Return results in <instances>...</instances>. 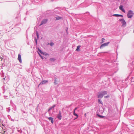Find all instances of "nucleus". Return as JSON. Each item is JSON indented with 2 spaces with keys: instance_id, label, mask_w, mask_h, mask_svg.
<instances>
[{
  "instance_id": "nucleus-1",
  "label": "nucleus",
  "mask_w": 134,
  "mask_h": 134,
  "mask_svg": "<svg viewBox=\"0 0 134 134\" xmlns=\"http://www.w3.org/2000/svg\"><path fill=\"white\" fill-rule=\"evenodd\" d=\"M107 94V92L105 91H102L98 93V98H101L103 97V96Z\"/></svg>"
},
{
  "instance_id": "nucleus-2",
  "label": "nucleus",
  "mask_w": 134,
  "mask_h": 134,
  "mask_svg": "<svg viewBox=\"0 0 134 134\" xmlns=\"http://www.w3.org/2000/svg\"><path fill=\"white\" fill-rule=\"evenodd\" d=\"M5 127L2 124H0V133L2 134H4L5 131Z\"/></svg>"
},
{
  "instance_id": "nucleus-3",
  "label": "nucleus",
  "mask_w": 134,
  "mask_h": 134,
  "mask_svg": "<svg viewBox=\"0 0 134 134\" xmlns=\"http://www.w3.org/2000/svg\"><path fill=\"white\" fill-rule=\"evenodd\" d=\"M133 15V11L132 10H129L128 11L127 16L129 18H131Z\"/></svg>"
},
{
  "instance_id": "nucleus-4",
  "label": "nucleus",
  "mask_w": 134,
  "mask_h": 134,
  "mask_svg": "<svg viewBox=\"0 0 134 134\" xmlns=\"http://www.w3.org/2000/svg\"><path fill=\"white\" fill-rule=\"evenodd\" d=\"M120 21L121 22L122 24V26H125L126 25V23L125 20L124 19H121L120 20Z\"/></svg>"
},
{
  "instance_id": "nucleus-5",
  "label": "nucleus",
  "mask_w": 134,
  "mask_h": 134,
  "mask_svg": "<svg viewBox=\"0 0 134 134\" xmlns=\"http://www.w3.org/2000/svg\"><path fill=\"white\" fill-rule=\"evenodd\" d=\"M109 43V42H108L103 43L102 44L100 47V49L102 48L103 47L108 46Z\"/></svg>"
},
{
  "instance_id": "nucleus-6",
  "label": "nucleus",
  "mask_w": 134,
  "mask_h": 134,
  "mask_svg": "<svg viewBox=\"0 0 134 134\" xmlns=\"http://www.w3.org/2000/svg\"><path fill=\"white\" fill-rule=\"evenodd\" d=\"M48 20L47 19H44L43 20L41 21V23L40 26L43 24H45L47 22Z\"/></svg>"
},
{
  "instance_id": "nucleus-7",
  "label": "nucleus",
  "mask_w": 134,
  "mask_h": 134,
  "mask_svg": "<svg viewBox=\"0 0 134 134\" xmlns=\"http://www.w3.org/2000/svg\"><path fill=\"white\" fill-rule=\"evenodd\" d=\"M123 6L122 5H121L119 6V9L121 10L122 12L124 13L125 12V9L123 8Z\"/></svg>"
},
{
  "instance_id": "nucleus-8",
  "label": "nucleus",
  "mask_w": 134,
  "mask_h": 134,
  "mask_svg": "<svg viewBox=\"0 0 134 134\" xmlns=\"http://www.w3.org/2000/svg\"><path fill=\"white\" fill-rule=\"evenodd\" d=\"M18 59L20 63H22L21 55L20 54H19L18 55Z\"/></svg>"
},
{
  "instance_id": "nucleus-9",
  "label": "nucleus",
  "mask_w": 134,
  "mask_h": 134,
  "mask_svg": "<svg viewBox=\"0 0 134 134\" xmlns=\"http://www.w3.org/2000/svg\"><path fill=\"white\" fill-rule=\"evenodd\" d=\"M48 82V81L46 80H43L38 85V86L40 85H43L45 84V83L47 82Z\"/></svg>"
},
{
  "instance_id": "nucleus-10",
  "label": "nucleus",
  "mask_w": 134,
  "mask_h": 134,
  "mask_svg": "<svg viewBox=\"0 0 134 134\" xmlns=\"http://www.w3.org/2000/svg\"><path fill=\"white\" fill-rule=\"evenodd\" d=\"M57 118L58 119L61 120L62 118V116L60 112L59 114L58 115Z\"/></svg>"
},
{
  "instance_id": "nucleus-11",
  "label": "nucleus",
  "mask_w": 134,
  "mask_h": 134,
  "mask_svg": "<svg viewBox=\"0 0 134 134\" xmlns=\"http://www.w3.org/2000/svg\"><path fill=\"white\" fill-rule=\"evenodd\" d=\"M113 16H121V17H123V16L122 15L115 14L113 15Z\"/></svg>"
},
{
  "instance_id": "nucleus-12",
  "label": "nucleus",
  "mask_w": 134,
  "mask_h": 134,
  "mask_svg": "<svg viewBox=\"0 0 134 134\" xmlns=\"http://www.w3.org/2000/svg\"><path fill=\"white\" fill-rule=\"evenodd\" d=\"M48 119L50 121H51V122L52 123H53V118L52 117H49L48 118Z\"/></svg>"
},
{
  "instance_id": "nucleus-13",
  "label": "nucleus",
  "mask_w": 134,
  "mask_h": 134,
  "mask_svg": "<svg viewBox=\"0 0 134 134\" xmlns=\"http://www.w3.org/2000/svg\"><path fill=\"white\" fill-rule=\"evenodd\" d=\"M80 46H78L77 47V48L76 49V51H80Z\"/></svg>"
},
{
  "instance_id": "nucleus-14",
  "label": "nucleus",
  "mask_w": 134,
  "mask_h": 134,
  "mask_svg": "<svg viewBox=\"0 0 134 134\" xmlns=\"http://www.w3.org/2000/svg\"><path fill=\"white\" fill-rule=\"evenodd\" d=\"M73 114L75 116H77L76 118L75 119H76L78 117V115L75 113V111H74V112H73Z\"/></svg>"
},
{
  "instance_id": "nucleus-15",
  "label": "nucleus",
  "mask_w": 134,
  "mask_h": 134,
  "mask_svg": "<svg viewBox=\"0 0 134 134\" xmlns=\"http://www.w3.org/2000/svg\"><path fill=\"white\" fill-rule=\"evenodd\" d=\"M49 60L51 62H54L55 61V59L53 58H51L49 59Z\"/></svg>"
},
{
  "instance_id": "nucleus-16",
  "label": "nucleus",
  "mask_w": 134,
  "mask_h": 134,
  "mask_svg": "<svg viewBox=\"0 0 134 134\" xmlns=\"http://www.w3.org/2000/svg\"><path fill=\"white\" fill-rule=\"evenodd\" d=\"M98 102L99 103L101 104H103L102 101H101L100 99H98Z\"/></svg>"
},
{
  "instance_id": "nucleus-17",
  "label": "nucleus",
  "mask_w": 134,
  "mask_h": 134,
  "mask_svg": "<svg viewBox=\"0 0 134 134\" xmlns=\"http://www.w3.org/2000/svg\"><path fill=\"white\" fill-rule=\"evenodd\" d=\"M62 19V18L59 17H56V20H58Z\"/></svg>"
},
{
  "instance_id": "nucleus-18",
  "label": "nucleus",
  "mask_w": 134,
  "mask_h": 134,
  "mask_svg": "<svg viewBox=\"0 0 134 134\" xmlns=\"http://www.w3.org/2000/svg\"><path fill=\"white\" fill-rule=\"evenodd\" d=\"M109 97V95H107V96H105L104 98H107Z\"/></svg>"
},
{
  "instance_id": "nucleus-19",
  "label": "nucleus",
  "mask_w": 134,
  "mask_h": 134,
  "mask_svg": "<svg viewBox=\"0 0 134 134\" xmlns=\"http://www.w3.org/2000/svg\"><path fill=\"white\" fill-rule=\"evenodd\" d=\"M54 107V106H53L52 107H51L50 108H49V109L48 111H49L50 110H51L52 109V108H53Z\"/></svg>"
},
{
  "instance_id": "nucleus-20",
  "label": "nucleus",
  "mask_w": 134,
  "mask_h": 134,
  "mask_svg": "<svg viewBox=\"0 0 134 134\" xmlns=\"http://www.w3.org/2000/svg\"><path fill=\"white\" fill-rule=\"evenodd\" d=\"M98 115V116L99 117H100V118H103V117H104V116H101L100 115Z\"/></svg>"
},
{
  "instance_id": "nucleus-21",
  "label": "nucleus",
  "mask_w": 134,
  "mask_h": 134,
  "mask_svg": "<svg viewBox=\"0 0 134 134\" xmlns=\"http://www.w3.org/2000/svg\"><path fill=\"white\" fill-rule=\"evenodd\" d=\"M39 51L40 52V53L42 54H43V53L42 52V51L40 49H38Z\"/></svg>"
},
{
  "instance_id": "nucleus-22",
  "label": "nucleus",
  "mask_w": 134,
  "mask_h": 134,
  "mask_svg": "<svg viewBox=\"0 0 134 134\" xmlns=\"http://www.w3.org/2000/svg\"><path fill=\"white\" fill-rule=\"evenodd\" d=\"M54 83H55V84H56L57 83V80H56V79H55V80L54 82Z\"/></svg>"
},
{
  "instance_id": "nucleus-23",
  "label": "nucleus",
  "mask_w": 134,
  "mask_h": 134,
  "mask_svg": "<svg viewBox=\"0 0 134 134\" xmlns=\"http://www.w3.org/2000/svg\"><path fill=\"white\" fill-rule=\"evenodd\" d=\"M102 43H103L104 42V41L105 40V39L104 38H102Z\"/></svg>"
},
{
  "instance_id": "nucleus-24",
  "label": "nucleus",
  "mask_w": 134,
  "mask_h": 134,
  "mask_svg": "<svg viewBox=\"0 0 134 134\" xmlns=\"http://www.w3.org/2000/svg\"><path fill=\"white\" fill-rule=\"evenodd\" d=\"M50 44L51 46H52L54 45V43H51Z\"/></svg>"
},
{
  "instance_id": "nucleus-25",
  "label": "nucleus",
  "mask_w": 134,
  "mask_h": 134,
  "mask_svg": "<svg viewBox=\"0 0 134 134\" xmlns=\"http://www.w3.org/2000/svg\"><path fill=\"white\" fill-rule=\"evenodd\" d=\"M36 34H37V38H38V36H39V35H38V32H36Z\"/></svg>"
},
{
  "instance_id": "nucleus-26",
  "label": "nucleus",
  "mask_w": 134,
  "mask_h": 134,
  "mask_svg": "<svg viewBox=\"0 0 134 134\" xmlns=\"http://www.w3.org/2000/svg\"><path fill=\"white\" fill-rule=\"evenodd\" d=\"M40 55V56L41 58H42V59H43V58Z\"/></svg>"
},
{
  "instance_id": "nucleus-27",
  "label": "nucleus",
  "mask_w": 134,
  "mask_h": 134,
  "mask_svg": "<svg viewBox=\"0 0 134 134\" xmlns=\"http://www.w3.org/2000/svg\"><path fill=\"white\" fill-rule=\"evenodd\" d=\"M77 109V108H75V109H74V111H75V110H76Z\"/></svg>"
},
{
  "instance_id": "nucleus-28",
  "label": "nucleus",
  "mask_w": 134,
  "mask_h": 134,
  "mask_svg": "<svg viewBox=\"0 0 134 134\" xmlns=\"http://www.w3.org/2000/svg\"><path fill=\"white\" fill-rule=\"evenodd\" d=\"M86 113H85V117H86Z\"/></svg>"
},
{
  "instance_id": "nucleus-29",
  "label": "nucleus",
  "mask_w": 134,
  "mask_h": 134,
  "mask_svg": "<svg viewBox=\"0 0 134 134\" xmlns=\"http://www.w3.org/2000/svg\"><path fill=\"white\" fill-rule=\"evenodd\" d=\"M133 33H134V30H133Z\"/></svg>"
}]
</instances>
